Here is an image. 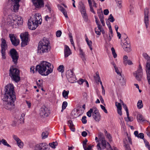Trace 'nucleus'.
Instances as JSON below:
<instances>
[{
	"label": "nucleus",
	"mask_w": 150,
	"mask_h": 150,
	"mask_svg": "<svg viewBox=\"0 0 150 150\" xmlns=\"http://www.w3.org/2000/svg\"><path fill=\"white\" fill-rule=\"evenodd\" d=\"M4 91L5 93L1 94V98L4 101H5L4 104L5 109L11 110L15 108L14 102L16 100L13 85L9 84L6 86Z\"/></svg>",
	"instance_id": "obj_1"
},
{
	"label": "nucleus",
	"mask_w": 150,
	"mask_h": 150,
	"mask_svg": "<svg viewBox=\"0 0 150 150\" xmlns=\"http://www.w3.org/2000/svg\"><path fill=\"white\" fill-rule=\"evenodd\" d=\"M53 69V66L51 63L43 61L40 64L36 66L35 71H38L41 75L47 76L52 72ZM30 71L33 73L35 72L34 66L31 67Z\"/></svg>",
	"instance_id": "obj_2"
},
{
	"label": "nucleus",
	"mask_w": 150,
	"mask_h": 150,
	"mask_svg": "<svg viewBox=\"0 0 150 150\" xmlns=\"http://www.w3.org/2000/svg\"><path fill=\"white\" fill-rule=\"evenodd\" d=\"M50 50V41L48 38L44 37L39 43L37 53L42 55L45 53L48 52Z\"/></svg>",
	"instance_id": "obj_3"
},
{
	"label": "nucleus",
	"mask_w": 150,
	"mask_h": 150,
	"mask_svg": "<svg viewBox=\"0 0 150 150\" xmlns=\"http://www.w3.org/2000/svg\"><path fill=\"white\" fill-rule=\"evenodd\" d=\"M41 16L39 13H35L28 20V28L31 30H35L42 22Z\"/></svg>",
	"instance_id": "obj_4"
},
{
	"label": "nucleus",
	"mask_w": 150,
	"mask_h": 150,
	"mask_svg": "<svg viewBox=\"0 0 150 150\" xmlns=\"http://www.w3.org/2000/svg\"><path fill=\"white\" fill-rule=\"evenodd\" d=\"M103 135V134L101 133H99L98 134V137L100 139V140L101 143H98L97 145L96 146L98 150H101L105 148L108 149V148H109L111 149V150H118L117 149L116 147H113L112 148H111V147L109 143L107 142L105 139L102 137L101 138V137H102Z\"/></svg>",
	"instance_id": "obj_5"
},
{
	"label": "nucleus",
	"mask_w": 150,
	"mask_h": 150,
	"mask_svg": "<svg viewBox=\"0 0 150 150\" xmlns=\"http://www.w3.org/2000/svg\"><path fill=\"white\" fill-rule=\"evenodd\" d=\"M9 75L12 79L16 82H18L20 80L19 71L14 66L10 67Z\"/></svg>",
	"instance_id": "obj_6"
},
{
	"label": "nucleus",
	"mask_w": 150,
	"mask_h": 150,
	"mask_svg": "<svg viewBox=\"0 0 150 150\" xmlns=\"http://www.w3.org/2000/svg\"><path fill=\"white\" fill-rule=\"evenodd\" d=\"M9 55L12 59L14 64L16 65L19 58V55L16 50L14 49H11L9 52Z\"/></svg>",
	"instance_id": "obj_7"
},
{
	"label": "nucleus",
	"mask_w": 150,
	"mask_h": 150,
	"mask_svg": "<svg viewBox=\"0 0 150 150\" xmlns=\"http://www.w3.org/2000/svg\"><path fill=\"white\" fill-rule=\"evenodd\" d=\"M66 76L68 81L70 83H74L76 80L74 72L71 70L67 71Z\"/></svg>",
	"instance_id": "obj_8"
},
{
	"label": "nucleus",
	"mask_w": 150,
	"mask_h": 150,
	"mask_svg": "<svg viewBox=\"0 0 150 150\" xmlns=\"http://www.w3.org/2000/svg\"><path fill=\"white\" fill-rule=\"evenodd\" d=\"M134 76L138 81H140L142 76L143 72L142 67L140 64L139 65L137 70L133 74Z\"/></svg>",
	"instance_id": "obj_9"
},
{
	"label": "nucleus",
	"mask_w": 150,
	"mask_h": 150,
	"mask_svg": "<svg viewBox=\"0 0 150 150\" xmlns=\"http://www.w3.org/2000/svg\"><path fill=\"white\" fill-rule=\"evenodd\" d=\"M28 32H25L20 35V37L21 39V46L24 47L27 45L28 39Z\"/></svg>",
	"instance_id": "obj_10"
},
{
	"label": "nucleus",
	"mask_w": 150,
	"mask_h": 150,
	"mask_svg": "<svg viewBox=\"0 0 150 150\" xmlns=\"http://www.w3.org/2000/svg\"><path fill=\"white\" fill-rule=\"evenodd\" d=\"M35 149V150H49V146L46 143H42L37 144Z\"/></svg>",
	"instance_id": "obj_11"
},
{
	"label": "nucleus",
	"mask_w": 150,
	"mask_h": 150,
	"mask_svg": "<svg viewBox=\"0 0 150 150\" xmlns=\"http://www.w3.org/2000/svg\"><path fill=\"white\" fill-rule=\"evenodd\" d=\"M149 9L147 8H146L144 10V21L146 28H148L149 25Z\"/></svg>",
	"instance_id": "obj_12"
},
{
	"label": "nucleus",
	"mask_w": 150,
	"mask_h": 150,
	"mask_svg": "<svg viewBox=\"0 0 150 150\" xmlns=\"http://www.w3.org/2000/svg\"><path fill=\"white\" fill-rule=\"evenodd\" d=\"M34 6L38 8H40L43 7L44 3L43 0H32Z\"/></svg>",
	"instance_id": "obj_13"
},
{
	"label": "nucleus",
	"mask_w": 150,
	"mask_h": 150,
	"mask_svg": "<svg viewBox=\"0 0 150 150\" xmlns=\"http://www.w3.org/2000/svg\"><path fill=\"white\" fill-rule=\"evenodd\" d=\"M9 36L10 40L13 45L16 46L19 44L20 42L19 40L16 38V37L14 34H10Z\"/></svg>",
	"instance_id": "obj_14"
},
{
	"label": "nucleus",
	"mask_w": 150,
	"mask_h": 150,
	"mask_svg": "<svg viewBox=\"0 0 150 150\" xmlns=\"http://www.w3.org/2000/svg\"><path fill=\"white\" fill-rule=\"evenodd\" d=\"M40 114L41 116L44 117L48 116L49 115L48 109L46 107L42 108L40 109Z\"/></svg>",
	"instance_id": "obj_15"
},
{
	"label": "nucleus",
	"mask_w": 150,
	"mask_h": 150,
	"mask_svg": "<svg viewBox=\"0 0 150 150\" xmlns=\"http://www.w3.org/2000/svg\"><path fill=\"white\" fill-rule=\"evenodd\" d=\"M1 52H5L7 48V45L6 43V40L3 38L1 39Z\"/></svg>",
	"instance_id": "obj_16"
},
{
	"label": "nucleus",
	"mask_w": 150,
	"mask_h": 150,
	"mask_svg": "<svg viewBox=\"0 0 150 150\" xmlns=\"http://www.w3.org/2000/svg\"><path fill=\"white\" fill-rule=\"evenodd\" d=\"M137 121L139 122H147V120L145 119L143 116L141 114H139L137 115Z\"/></svg>",
	"instance_id": "obj_17"
},
{
	"label": "nucleus",
	"mask_w": 150,
	"mask_h": 150,
	"mask_svg": "<svg viewBox=\"0 0 150 150\" xmlns=\"http://www.w3.org/2000/svg\"><path fill=\"white\" fill-rule=\"evenodd\" d=\"M64 53V56L65 57H67L71 54V52L70 48L67 45H65V46Z\"/></svg>",
	"instance_id": "obj_18"
},
{
	"label": "nucleus",
	"mask_w": 150,
	"mask_h": 150,
	"mask_svg": "<svg viewBox=\"0 0 150 150\" xmlns=\"http://www.w3.org/2000/svg\"><path fill=\"white\" fill-rule=\"evenodd\" d=\"M109 32L108 33L109 36L107 37V38L106 39V40L108 42H110L113 36V34L110 25L109 27Z\"/></svg>",
	"instance_id": "obj_19"
},
{
	"label": "nucleus",
	"mask_w": 150,
	"mask_h": 150,
	"mask_svg": "<svg viewBox=\"0 0 150 150\" xmlns=\"http://www.w3.org/2000/svg\"><path fill=\"white\" fill-rule=\"evenodd\" d=\"M92 116L94 119L96 121L98 122L100 120V115L99 112L93 113Z\"/></svg>",
	"instance_id": "obj_20"
},
{
	"label": "nucleus",
	"mask_w": 150,
	"mask_h": 150,
	"mask_svg": "<svg viewBox=\"0 0 150 150\" xmlns=\"http://www.w3.org/2000/svg\"><path fill=\"white\" fill-rule=\"evenodd\" d=\"M58 7L59 10L63 13L65 17L66 18H68L66 10L62 6L60 5H58Z\"/></svg>",
	"instance_id": "obj_21"
},
{
	"label": "nucleus",
	"mask_w": 150,
	"mask_h": 150,
	"mask_svg": "<svg viewBox=\"0 0 150 150\" xmlns=\"http://www.w3.org/2000/svg\"><path fill=\"white\" fill-rule=\"evenodd\" d=\"M67 124L70 129L72 131L74 132L75 130L74 127V125L72 121L71 120H69L68 121Z\"/></svg>",
	"instance_id": "obj_22"
},
{
	"label": "nucleus",
	"mask_w": 150,
	"mask_h": 150,
	"mask_svg": "<svg viewBox=\"0 0 150 150\" xmlns=\"http://www.w3.org/2000/svg\"><path fill=\"white\" fill-rule=\"evenodd\" d=\"M17 18V21H21V23H22L23 19L22 17L16 15L14 14L12 15V18L13 21H15L16 20V18Z\"/></svg>",
	"instance_id": "obj_23"
},
{
	"label": "nucleus",
	"mask_w": 150,
	"mask_h": 150,
	"mask_svg": "<svg viewBox=\"0 0 150 150\" xmlns=\"http://www.w3.org/2000/svg\"><path fill=\"white\" fill-rule=\"evenodd\" d=\"M13 5V10L15 12H17L18 9L20 5L19 4V2H12Z\"/></svg>",
	"instance_id": "obj_24"
},
{
	"label": "nucleus",
	"mask_w": 150,
	"mask_h": 150,
	"mask_svg": "<svg viewBox=\"0 0 150 150\" xmlns=\"http://www.w3.org/2000/svg\"><path fill=\"white\" fill-rule=\"evenodd\" d=\"M122 47L124 50L127 52H129L131 50L130 45H122Z\"/></svg>",
	"instance_id": "obj_25"
},
{
	"label": "nucleus",
	"mask_w": 150,
	"mask_h": 150,
	"mask_svg": "<svg viewBox=\"0 0 150 150\" xmlns=\"http://www.w3.org/2000/svg\"><path fill=\"white\" fill-rule=\"evenodd\" d=\"M85 40L90 50H93L92 45V42L91 40H89L87 37L86 38Z\"/></svg>",
	"instance_id": "obj_26"
},
{
	"label": "nucleus",
	"mask_w": 150,
	"mask_h": 150,
	"mask_svg": "<svg viewBox=\"0 0 150 150\" xmlns=\"http://www.w3.org/2000/svg\"><path fill=\"white\" fill-rule=\"evenodd\" d=\"M81 13L84 21L87 22L88 21V16L86 11Z\"/></svg>",
	"instance_id": "obj_27"
},
{
	"label": "nucleus",
	"mask_w": 150,
	"mask_h": 150,
	"mask_svg": "<svg viewBox=\"0 0 150 150\" xmlns=\"http://www.w3.org/2000/svg\"><path fill=\"white\" fill-rule=\"evenodd\" d=\"M25 114L22 113L21 114L19 120H18V122L20 123H23L24 122V119Z\"/></svg>",
	"instance_id": "obj_28"
},
{
	"label": "nucleus",
	"mask_w": 150,
	"mask_h": 150,
	"mask_svg": "<svg viewBox=\"0 0 150 150\" xmlns=\"http://www.w3.org/2000/svg\"><path fill=\"white\" fill-rule=\"evenodd\" d=\"M124 42L123 43V45H130V42L129 39V38L127 37L123 41Z\"/></svg>",
	"instance_id": "obj_29"
},
{
	"label": "nucleus",
	"mask_w": 150,
	"mask_h": 150,
	"mask_svg": "<svg viewBox=\"0 0 150 150\" xmlns=\"http://www.w3.org/2000/svg\"><path fill=\"white\" fill-rule=\"evenodd\" d=\"M69 91H66L65 90H64L62 92V96L63 97L65 98V99H67L68 98V96L69 93Z\"/></svg>",
	"instance_id": "obj_30"
},
{
	"label": "nucleus",
	"mask_w": 150,
	"mask_h": 150,
	"mask_svg": "<svg viewBox=\"0 0 150 150\" xmlns=\"http://www.w3.org/2000/svg\"><path fill=\"white\" fill-rule=\"evenodd\" d=\"M93 145H89L83 147L84 150H93Z\"/></svg>",
	"instance_id": "obj_31"
},
{
	"label": "nucleus",
	"mask_w": 150,
	"mask_h": 150,
	"mask_svg": "<svg viewBox=\"0 0 150 150\" xmlns=\"http://www.w3.org/2000/svg\"><path fill=\"white\" fill-rule=\"evenodd\" d=\"M79 7L81 13L86 11L84 5L83 3L80 5Z\"/></svg>",
	"instance_id": "obj_32"
},
{
	"label": "nucleus",
	"mask_w": 150,
	"mask_h": 150,
	"mask_svg": "<svg viewBox=\"0 0 150 150\" xmlns=\"http://www.w3.org/2000/svg\"><path fill=\"white\" fill-rule=\"evenodd\" d=\"M137 107L138 109H141L143 107V104L142 101L141 100H139L137 103Z\"/></svg>",
	"instance_id": "obj_33"
},
{
	"label": "nucleus",
	"mask_w": 150,
	"mask_h": 150,
	"mask_svg": "<svg viewBox=\"0 0 150 150\" xmlns=\"http://www.w3.org/2000/svg\"><path fill=\"white\" fill-rule=\"evenodd\" d=\"M127 119L126 118H125V120L127 122L128 121H130V122H132L133 120V118L132 117H129V113L127 114Z\"/></svg>",
	"instance_id": "obj_34"
},
{
	"label": "nucleus",
	"mask_w": 150,
	"mask_h": 150,
	"mask_svg": "<svg viewBox=\"0 0 150 150\" xmlns=\"http://www.w3.org/2000/svg\"><path fill=\"white\" fill-rule=\"evenodd\" d=\"M97 13L99 18L103 17V11L101 9L97 10Z\"/></svg>",
	"instance_id": "obj_35"
},
{
	"label": "nucleus",
	"mask_w": 150,
	"mask_h": 150,
	"mask_svg": "<svg viewBox=\"0 0 150 150\" xmlns=\"http://www.w3.org/2000/svg\"><path fill=\"white\" fill-rule=\"evenodd\" d=\"M1 143H2L5 146H6L8 147H11V146L8 144L6 140L3 139L1 140Z\"/></svg>",
	"instance_id": "obj_36"
},
{
	"label": "nucleus",
	"mask_w": 150,
	"mask_h": 150,
	"mask_svg": "<svg viewBox=\"0 0 150 150\" xmlns=\"http://www.w3.org/2000/svg\"><path fill=\"white\" fill-rule=\"evenodd\" d=\"M128 57L127 55H125L123 57V63L125 65H126L128 63V61L129 60L128 59Z\"/></svg>",
	"instance_id": "obj_37"
},
{
	"label": "nucleus",
	"mask_w": 150,
	"mask_h": 150,
	"mask_svg": "<svg viewBox=\"0 0 150 150\" xmlns=\"http://www.w3.org/2000/svg\"><path fill=\"white\" fill-rule=\"evenodd\" d=\"M146 73H150V63L147 62L146 65Z\"/></svg>",
	"instance_id": "obj_38"
},
{
	"label": "nucleus",
	"mask_w": 150,
	"mask_h": 150,
	"mask_svg": "<svg viewBox=\"0 0 150 150\" xmlns=\"http://www.w3.org/2000/svg\"><path fill=\"white\" fill-rule=\"evenodd\" d=\"M124 146H125V150H131L129 145L125 141H124Z\"/></svg>",
	"instance_id": "obj_39"
},
{
	"label": "nucleus",
	"mask_w": 150,
	"mask_h": 150,
	"mask_svg": "<svg viewBox=\"0 0 150 150\" xmlns=\"http://www.w3.org/2000/svg\"><path fill=\"white\" fill-rule=\"evenodd\" d=\"M48 135V133L47 131H45L42 133V139H44L46 138Z\"/></svg>",
	"instance_id": "obj_40"
},
{
	"label": "nucleus",
	"mask_w": 150,
	"mask_h": 150,
	"mask_svg": "<svg viewBox=\"0 0 150 150\" xmlns=\"http://www.w3.org/2000/svg\"><path fill=\"white\" fill-rule=\"evenodd\" d=\"M57 144V142H53L52 143H50L49 144V146H50L52 148L54 149L55 148V146Z\"/></svg>",
	"instance_id": "obj_41"
},
{
	"label": "nucleus",
	"mask_w": 150,
	"mask_h": 150,
	"mask_svg": "<svg viewBox=\"0 0 150 150\" xmlns=\"http://www.w3.org/2000/svg\"><path fill=\"white\" fill-rule=\"evenodd\" d=\"M57 70L62 73L64 71V66L62 65H60L58 68Z\"/></svg>",
	"instance_id": "obj_42"
},
{
	"label": "nucleus",
	"mask_w": 150,
	"mask_h": 150,
	"mask_svg": "<svg viewBox=\"0 0 150 150\" xmlns=\"http://www.w3.org/2000/svg\"><path fill=\"white\" fill-rule=\"evenodd\" d=\"M111 50L112 52V54L113 56V57L114 58H116L117 57V54L115 52V50L114 47H112L111 48Z\"/></svg>",
	"instance_id": "obj_43"
},
{
	"label": "nucleus",
	"mask_w": 150,
	"mask_h": 150,
	"mask_svg": "<svg viewBox=\"0 0 150 150\" xmlns=\"http://www.w3.org/2000/svg\"><path fill=\"white\" fill-rule=\"evenodd\" d=\"M18 146L20 148H22L23 146V143L21 140L18 142L17 143Z\"/></svg>",
	"instance_id": "obj_44"
},
{
	"label": "nucleus",
	"mask_w": 150,
	"mask_h": 150,
	"mask_svg": "<svg viewBox=\"0 0 150 150\" xmlns=\"http://www.w3.org/2000/svg\"><path fill=\"white\" fill-rule=\"evenodd\" d=\"M18 121V120L17 119L16 117L14 118L12 124V125L13 126H15Z\"/></svg>",
	"instance_id": "obj_45"
},
{
	"label": "nucleus",
	"mask_w": 150,
	"mask_h": 150,
	"mask_svg": "<svg viewBox=\"0 0 150 150\" xmlns=\"http://www.w3.org/2000/svg\"><path fill=\"white\" fill-rule=\"evenodd\" d=\"M67 103L66 101H64V102L62 104V110H64L66 108V107H67Z\"/></svg>",
	"instance_id": "obj_46"
},
{
	"label": "nucleus",
	"mask_w": 150,
	"mask_h": 150,
	"mask_svg": "<svg viewBox=\"0 0 150 150\" xmlns=\"http://www.w3.org/2000/svg\"><path fill=\"white\" fill-rule=\"evenodd\" d=\"M120 81L122 85H124L125 84V82L124 78L121 76V77L120 79Z\"/></svg>",
	"instance_id": "obj_47"
},
{
	"label": "nucleus",
	"mask_w": 150,
	"mask_h": 150,
	"mask_svg": "<svg viewBox=\"0 0 150 150\" xmlns=\"http://www.w3.org/2000/svg\"><path fill=\"white\" fill-rule=\"evenodd\" d=\"M108 20L111 22H113L115 21V19L114 18L112 14H110L108 18Z\"/></svg>",
	"instance_id": "obj_48"
},
{
	"label": "nucleus",
	"mask_w": 150,
	"mask_h": 150,
	"mask_svg": "<svg viewBox=\"0 0 150 150\" xmlns=\"http://www.w3.org/2000/svg\"><path fill=\"white\" fill-rule=\"evenodd\" d=\"M13 139L17 142V143H18V142L21 140L16 135L14 134L13 135Z\"/></svg>",
	"instance_id": "obj_49"
},
{
	"label": "nucleus",
	"mask_w": 150,
	"mask_h": 150,
	"mask_svg": "<svg viewBox=\"0 0 150 150\" xmlns=\"http://www.w3.org/2000/svg\"><path fill=\"white\" fill-rule=\"evenodd\" d=\"M146 134L150 138V126H148L146 128Z\"/></svg>",
	"instance_id": "obj_50"
},
{
	"label": "nucleus",
	"mask_w": 150,
	"mask_h": 150,
	"mask_svg": "<svg viewBox=\"0 0 150 150\" xmlns=\"http://www.w3.org/2000/svg\"><path fill=\"white\" fill-rule=\"evenodd\" d=\"M115 105L117 107V109H122V106L120 103H119L116 102H115Z\"/></svg>",
	"instance_id": "obj_51"
},
{
	"label": "nucleus",
	"mask_w": 150,
	"mask_h": 150,
	"mask_svg": "<svg viewBox=\"0 0 150 150\" xmlns=\"http://www.w3.org/2000/svg\"><path fill=\"white\" fill-rule=\"evenodd\" d=\"M122 105L123 108L124 109L126 112V113L128 114V113H129V112H128V110L127 105L125 104L124 103H123V104H122Z\"/></svg>",
	"instance_id": "obj_52"
},
{
	"label": "nucleus",
	"mask_w": 150,
	"mask_h": 150,
	"mask_svg": "<svg viewBox=\"0 0 150 150\" xmlns=\"http://www.w3.org/2000/svg\"><path fill=\"white\" fill-rule=\"evenodd\" d=\"M86 116H83L81 120L83 124H86L87 122V120H86Z\"/></svg>",
	"instance_id": "obj_53"
},
{
	"label": "nucleus",
	"mask_w": 150,
	"mask_h": 150,
	"mask_svg": "<svg viewBox=\"0 0 150 150\" xmlns=\"http://www.w3.org/2000/svg\"><path fill=\"white\" fill-rule=\"evenodd\" d=\"M138 138H140L141 139H144V134L143 133H140L138 136Z\"/></svg>",
	"instance_id": "obj_54"
},
{
	"label": "nucleus",
	"mask_w": 150,
	"mask_h": 150,
	"mask_svg": "<svg viewBox=\"0 0 150 150\" xmlns=\"http://www.w3.org/2000/svg\"><path fill=\"white\" fill-rule=\"evenodd\" d=\"M90 109L92 110V111L93 113L99 112L97 108L95 107H93L92 108H91Z\"/></svg>",
	"instance_id": "obj_55"
},
{
	"label": "nucleus",
	"mask_w": 150,
	"mask_h": 150,
	"mask_svg": "<svg viewBox=\"0 0 150 150\" xmlns=\"http://www.w3.org/2000/svg\"><path fill=\"white\" fill-rule=\"evenodd\" d=\"M93 113V112L92 111L91 109H90V110L87 112V115L89 117H90L91 116V113Z\"/></svg>",
	"instance_id": "obj_56"
},
{
	"label": "nucleus",
	"mask_w": 150,
	"mask_h": 150,
	"mask_svg": "<svg viewBox=\"0 0 150 150\" xmlns=\"http://www.w3.org/2000/svg\"><path fill=\"white\" fill-rule=\"evenodd\" d=\"M62 34V32L61 30L57 31L56 33V35L57 37H59Z\"/></svg>",
	"instance_id": "obj_57"
},
{
	"label": "nucleus",
	"mask_w": 150,
	"mask_h": 150,
	"mask_svg": "<svg viewBox=\"0 0 150 150\" xmlns=\"http://www.w3.org/2000/svg\"><path fill=\"white\" fill-rule=\"evenodd\" d=\"M2 56V59H6V52H1V51Z\"/></svg>",
	"instance_id": "obj_58"
},
{
	"label": "nucleus",
	"mask_w": 150,
	"mask_h": 150,
	"mask_svg": "<svg viewBox=\"0 0 150 150\" xmlns=\"http://www.w3.org/2000/svg\"><path fill=\"white\" fill-rule=\"evenodd\" d=\"M100 107L103 110L104 112L105 113H108V111L106 109L105 107L103 106V105H100Z\"/></svg>",
	"instance_id": "obj_59"
},
{
	"label": "nucleus",
	"mask_w": 150,
	"mask_h": 150,
	"mask_svg": "<svg viewBox=\"0 0 150 150\" xmlns=\"http://www.w3.org/2000/svg\"><path fill=\"white\" fill-rule=\"evenodd\" d=\"M85 80L82 79H80L78 81V83L80 85H81L84 82Z\"/></svg>",
	"instance_id": "obj_60"
},
{
	"label": "nucleus",
	"mask_w": 150,
	"mask_h": 150,
	"mask_svg": "<svg viewBox=\"0 0 150 150\" xmlns=\"http://www.w3.org/2000/svg\"><path fill=\"white\" fill-rule=\"evenodd\" d=\"M95 30L96 33L98 35H100L101 34V31L100 30H98V29L97 28H95Z\"/></svg>",
	"instance_id": "obj_61"
},
{
	"label": "nucleus",
	"mask_w": 150,
	"mask_h": 150,
	"mask_svg": "<svg viewBox=\"0 0 150 150\" xmlns=\"http://www.w3.org/2000/svg\"><path fill=\"white\" fill-rule=\"evenodd\" d=\"M96 74V76H95L94 78L96 80H97L98 79H100V77L99 76L98 72L97 71Z\"/></svg>",
	"instance_id": "obj_62"
},
{
	"label": "nucleus",
	"mask_w": 150,
	"mask_h": 150,
	"mask_svg": "<svg viewBox=\"0 0 150 150\" xmlns=\"http://www.w3.org/2000/svg\"><path fill=\"white\" fill-rule=\"evenodd\" d=\"M52 18L51 17H50L48 15L45 16V20L46 21H50Z\"/></svg>",
	"instance_id": "obj_63"
},
{
	"label": "nucleus",
	"mask_w": 150,
	"mask_h": 150,
	"mask_svg": "<svg viewBox=\"0 0 150 150\" xmlns=\"http://www.w3.org/2000/svg\"><path fill=\"white\" fill-rule=\"evenodd\" d=\"M115 70V72L117 73L118 75H120V76H121V74L120 73L119 71L118 68L117 67H116L114 68Z\"/></svg>",
	"instance_id": "obj_64"
}]
</instances>
